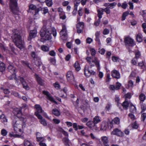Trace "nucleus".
I'll list each match as a JSON object with an SVG mask.
<instances>
[{
    "instance_id": "c85d7f7f",
    "label": "nucleus",
    "mask_w": 146,
    "mask_h": 146,
    "mask_svg": "<svg viewBox=\"0 0 146 146\" xmlns=\"http://www.w3.org/2000/svg\"><path fill=\"white\" fill-rule=\"evenodd\" d=\"M141 111V112L144 111L146 110V104L143 102H140Z\"/></svg>"
},
{
    "instance_id": "7c9ffc66",
    "label": "nucleus",
    "mask_w": 146,
    "mask_h": 146,
    "mask_svg": "<svg viewBox=\"0 0 146 146\" xmlns=\"http://www.w3.org/2000/svg\"><path fill=\"white\" fill-rule=\"evenodd\" d=\"M41 49L42 50L45 52H48L49 50V47L45 45H42L41 46Z\"/></svg>"
},
{
    "instance_id": "dca6fc26",
    "label": "nucleus",
    "mask_w": 146,
    "mask_h": 146,
    "mask_svg": "<svg viewBox=\"0 0 146 146\" xmlns=\"http://www.w3.org/2000/svg\"><path fill=\"white\" fill-rule=\"evenodd\" d=\"M37 33V32L36 30L31 31L28 38V40L30 41L33 38H35L36 36Z\"/></svg>"
},
{
    "instance_id": "423d86ee",
    "label": "nucleus",
    "mask_w": 146,
    "mask_h": 146,
    "mask_svg": "<svg viewBox=\"0 0 146 146\" xmlns=\"http://www.w3.org/2000/svg\"><path fill=\"white\" fill-rule=\"evenodd\" d=\"M62 29L60 32V35L61 38L63 40H66L67 38V31L66 26L63 25Z\"/></svg>"
},
{
    "instance_id": "052dcab7",
    "label": "nucleus",
    "mask_w": 146,
    "mask_h": 146,
    "mask_svg": "<svg viewBox=\"0 0 146 146\" xmlns=\"http://www.w3.org/2000/svg\"><path fill=\"white\" fill-rule=\"evenodd\" d=\"M44 140L45 139L44 137H42V136L36 139V141H40V142H42L44 141Z\"/></svg>"
},
{
    "instance_id": "e433bc0d",
    "label": "nucleus",
    "mask_w": 146,
    "mask_h": 146,
    "mask_svg": "<svg viewBox=\"0 0 146 146\" xmlns=\"http://www.w3.org/2000/svg\"><path fill=\"white\" fill-rule=\"evenodd\" d=\"M136 38L137 42H141L142 40V35L140 33L138 34L136 36Z\"/></svg>"
},
{
    "instance_id": "c9c22d12",
    "label": "nucleus",
    "mask_w": 146,
    "mask_h": 146,
    "mask_svg": "<svg viewBox=\"0 0 146 146\" xmlns=\"http://www.w3.org/2000/svg\"><path fill=\"white\" fill-rule=\"evenodd\" d=\"M5 64L0 61V71L3 72L5 70Z\"/></svg>"
},
{
    "instance_id": "0e129e2a",
    "label": "nucleus",
    "mask_w": 146,
    "mask_h": 146,
    "mask_svg": "<svg viewBox=\"0 0 146 146\" xmlns=\"http://www.w3.org/2000/svg\"><path fill=\"white\" fill-rule=\"evenodd\" d=\"M82 7H80L79 8V10L78 11V15L80 16H82L83 15V13L82 12Z\"/></svg>"
},
{
    "instance_id": "f8f14e48",
    "label": "nucleus",
    "mask_w": 146,
    "mask_h": 146,
    "mask_svg": "<svg viewBox=\"0 0 146 146\" xmlns=\"http://www.w3.org/2000/svg\"><path fill=\"white\" fill-rule=\"evenodd\" d=\"M86 125L93 131H97L98 128L97 126L94 123L93 121H89L86 123Z\"/></svg>"
},
{
    "instance_id": "2f4dec72",
    "label": "nucleus",
    "mask_w": 146,
    "mask_h": 146,
    "mask_svg": "<svg viewBox=\"0 0 146 146\" xmlns=\"http://www.w3.org/2000/svg\"><path fill=\"white\" fill-rule=\"evenodd\" d=\"M146 97L145 95L143 94H141L139 96V99L140 102H143L145 100Z\"/></svg>"
},
{
    "instance_id": "6ab92c4d",
    "label": "nucleus",
    "mask_w": 146,
    "mask_h": 146,
    "mask_svg": "<svg viewBox=\"0 0 146 146\" xmlns=\"http://www.w3.org/2000/svg\"><path fill=\"white\" fill-rule=\"evenodd\" d=\"M102 141L105 146H109V145L108 143V137L106 136H104L101 137Z\"/></svg>"
},
{
    "instance_id": "69168bd1",
    "label": "nucleus",
    "mask_w": 146,
    "mask_h": 146,
    "mask_svg": "<svg viewBox=\"0 0 146 146\" xmlns=\"http://www.w3.org/2000/svg\"><path fill=\"white\" fill-rule=\"evenodd\" d=\"M128 4L129 6L130 9L133 10V3L131 1H129L128 3Z\"/></svg>"
},
{
    "instance_id": "a18cd8bd",
    "label": "nucleus",
    "mask_w": 146,
    "mask_h": 146,
    "mask_svg": "<svg viewBox=\"0 0 146 146\" xmlns=\"http://www.w3.org/2000/svg\"><path fill=\"white\" fill-rule=\"evenodd\" d=\"M133 82L131 80H130L128 81V87L129 88H132L133 86Z\"/></svg>"
},
{
    "instance_id": "20e7f679",
    "label": "nucleus",
    "mask_w": 146,
    "mask_h": 146,
    "mask_svg": "<svg viewBox=\"0 0 146 146\" xmlns=\"http://www.w3.org/2000/svg\"><path fill=\"white\" fill-rule=\"evenodd\" d=\"M86 60L91 66H93L95 65L98 70L100 69V62L98 59L95 57L92 58L88 57L86 58Z\"/></svg>"
},
{
    "instance_id": "4c0bfd02",
    "label": "nucleus",
    "mask_w": 146,
    "mask_h": 146,
    "mask_svg": "<svg viewBox=\"0 0 146 146\" xmlns=\"http://www.w3.org/2000/svg\"><path fill=\"white\" fill-rule=\"evenodd\" d=\"M138 66L141 68L144 69L145 67V62L143 61L140 62L138 63Z\"/></svg>"
},
{
    "instance_id": "8fccbe9b",
    "label": "nucleus",
    "mask_w": 146,
    "mask_h": 146,
    "mask_svg": "<svg viewBox=\"0 0 146 146\" xmlns=\"http://www.w3.org/2000/svg\"><path fill=\"white\" fill-rule=\"evenodd\" d=\"M11 94H13V95H14L16 97H17L19 98H20L21 96L18 93V92H16L15 91H12L11 92Z\"/></svg>"
},
{
    "instance_id": "f704fd0d",
    "label": "nucleus",
    "mask_w": 146,
    "mask_h": 146,
    "mask_svg": "<svg viewBox=\"0 0 146 146\" xmlns=\"http://www.w3.org/2000/svg\"><path fill=\"white\" fill-rule=\"evenodd\" d=\"M103 9L100 8V9L98 10V18H102V15L103 14V12H104L103 11Z\"/></svg>"
},
{
    "instance_id": "bb28decb",
    "label": "nucleus",
    "mask_w": 146,
    "mask_h": 146,
    "mask_svg": "<svg viewBox=\"0 0 146 146\" xmlns=\"http://www.w3.org/2000/svg\"><path fill=\"white\" fill-rule=\"evenodd\" d=\"M35 108L36 109V111L35 112L36 113L37 112L38 113L42 112L43 110L40 106L39 104H36L35 105Z\"/></svg>"
},
{
    "instance_id": "603ef678",
    "label": "nucleus",
    "mask_w": 146,
    "mask_h": 146,
    "mask_svg": "<svg viewBox=\"0 0 146 146\" xmlns=\"http://www.w3.org/2000/svg\"><path fill=\"white\" fill-rule=\"evenodd\" d=\"M103 10L104 12H105L107 14H109L110 13V10L108 7H106V8L105 9H103Z\"/></svg>"
},
{
    "instance_id": "72a5a7b5",
    "label": "nucleus",
    "mask_w": 146,
    "mask_h": 146,
    "mask_svg": "<svg viewBox=\"0 0 146 146\" xmlns=\"http://www.w3.org/2000/svg\"><path fill=\"white\" fill-rule=\"evenodd\" d=\"M9 135L10 137H18L20 138H23V137L21 135L17 134H14L13 132L10 133Z\"/></svg>"
},
{
    "instance_id": "aec40b11",
    "label": "nucleus",
    "mask_w": 146,
    "mask_h": 146,
    "mask_svg": "<svg viewBox=\"0 0 146 146\" xmlns=\"http://www.w3.org/2000/svg\"><path fill=\"white\" fill-rule=\"evenodd\" d=\"M108 127V123L107 122L104 121L102 122L101 124L100 130L101 131L106 130Z\"/></svg>"
},
{
    "instance_id": "393cba45",
    "label": "nucleus",
    "mask_w": 146,
    "mask_h": 146,
    "mask_svg": "<svg viewBox=\"0 0 146 146\" xmlns=\"http://www.w3.org/2000/svg\"><path fill=\"white\" fill-rule=\"evenodd\" d=\"M39 9H37L35 11V14L33 15V18L35 19H38L40 17V15L39 13Z\"/></svg>"
},
{
    "instance_id": "37998d69",
    "label": "nucleus",
    "mask_w": 146,
    "mask_h": 146,
    "mask_svg": "<svg viewBox=\"0 0 146 146\" xmlns=\"http://www.w3.org/2000/svg\"><path fill=\"white\" fill-rule=\"evenodd\" d=\"M45 2L46 5L48 7H50L52 5V0H46Z\"/></svg>"
},
{
    "instance_id": "79ce46f5",
    "label": "nucleus",
    "mask_w": 146,
    "mask_h": 146,
    "mask_svg": "<svg viewBox=\"0 0 146 146\" xmlns=\"http://www.w3.org/2000/svg\"><path fill=\"white\" fill-rule=\"evenodd\" d=\"M113 123L117 124H119L120 123V119L118 117L114 118L113 120Z\"/></svg>"
},
{
    "instance_id": "412c9836",
    "label": "nucleus",
    "mask_w": 146,
    "mask_h": 146,
    "mask_svg": "<svg viewBox=\"0 0 146 146\" xmlns=\"http://www.w3.org/2000/svg\"><path fill=\"white\" fill-rule=\"evenodd\" d=\"M131 104V103L129 101L125 100L122 104H119V105L122 106L124 109H127L129 106H130Z\"/></svg>"
},
{
    "instance_id": "6e6d98bb",
    "label": "nucleus",
    "mask_w": 146,
    "mask_h": 146,
    "mask_svg": "<svg viewBox=\"0 0 146 146\" xmlns=\"http://www.w3.org/2000/svg\"><path fill=\"white\" fill-rule=\"evenodd\" d=\"M146 118V113H143L141 116V119L142 121H144Z\"/></svg>"
},
{
    "instance_id": "de8ad7c7",
    "label": "nucleus",
    "mask_w": 146,
    "mask_h": 146,
    "mask_svg": "<svg viewBox=\"0 0 146 146\" xmlns=\"http://www.w3.org/2000/svg\"><path fill=\"white\" fill-rule=\"evenodd\" d=\"M137 59L135 58H133L131 60V62L133 64L136 66L137 65Z\"/></svg>"
},
{
    "instance_id": "9b49d317",
    "label": "nucleus",
    "mask_w": 146,
    "mask_h": 146,
    "mask_svg": "<svg viewBox=\"0 0 146 146\" xmlns=\"http://www.w3.org/2000/svg\"><path fill=\"white\" fill-rule=\"evenodd\" d=\"M35 115L37 117L39 120L40 122L44 126H46L47 123L45 120L42 116L37 112L35 113Z\"/></svg>"
},
{
    "instance_id": "a211bd4d",
    "label": "nucleus",
    "mask_w": 146,
    "mask_h": 146,
    "mask_svg": "<svg viewBox=\"0 0 146 146\" xmlns=\"http://www.w3.org/2000/svg\"><path fill=\"white\" fill-rule=\"evenodd\" d=\"M111 74L113 77L117 79L119 78L120 77L119 73L116 70L112 71L111 72Z\"/></svg>"
},
{
    "instance_id": "1a4fd4ad",
    "label": "nucleus",
    "mask_w": 146,
    "mask_h": 146,
    "mask_svg": "<svg viewBox=\"0 0 146 146\" xmlns=\"http://www.w3.org/2000/svg\"><path fill=\"white\" fill-rule=\"evenodd\" d=\"M124 42L126 46H133L135 45L134 40L129 36L125 37Z\"/></svg>"
},
{
    "instance_id": "cd10ccee",
    "label": "nucleus",
    "mask_w": 146,
    "mask_h": 146,
    "mask_svg": "<svg viewBox=\"0 0 146 146\" xmlns=\"http://www.w3.org/2000/svg\"><path fill=\"white\" fill-rule=\"evenodd\" d=\"M52 114L56 116H59L60 114V112L57 109H53L52 111Z\"/></svg>"
},
{
    "instance_id": "2eb2a0df",
    "label": "nucleus",
    "mask_w": 146,
    "mask_h": 146,
    "mask_svg": "<svg viewBox=\"0 0 146 146\" xmlns=\"http://www.w3.org/2000/svg\"><path fill=\"white\" fill-rule=\"evenodd\" d=\"M84 23L83 22H79L76 25L77 31L78 33H81L83 29Z\"/></svg>"
},
{
    "instance_id": "0eeeda50",
    "label": "nucleus",
    "mask_w": 146,
    "mask_h": 146,
    "mask_svg": "<svg viewBox=\"0 0 146 146\" xmlns=\"http://www.w3.org/2000/svg\"><path fill=\"white\" fill-rule=\"evenodd\" d=\"M67 79L68 81L70 84H74L75 83L74 78L72 72L68 71L66 74Z\"/></svg>"
},
{
    "instance_id": "4d7b16f0",
    "label": "nucleus",
    "mask_w": 146,
    "mask_h": 146,
    "mask_svg": "<svg viewBox=\"0 0 146 146\" xmlns=\"http://www.w3.org/2000/svg\"><path fill=\"white\" fill-rule=\"evenodd\" d=\"M49 54L51 56H55L56 55V53L54 51L52 50L49 52Z\"/></svg>"
},
{
    "instance_id": "e2e57ef3",
    "label": "nucleus",
    "mask_w": 146,
    "mask_h": 146,
    "mask_svg": "<svg viewBox=\"0 0 146 146\" xmlns=\"http://www.w3.org/2000/svg\"><path fill=\"white\" fill-rule=\"evenodd\" d=\"M121 86V84L119 82H117L116 84V89L117 90L119 89Z\"/></svg>"
},
{
    "instance_id": "49530a36",
    "label": "nucleus",
    "mask_w": 146,
    "mask_h": 146,
    "mask_svg": "<svg viewBox=\"0 0 146 146\" xmlns=\"http://www.w3.org/2000/svg\"><path fill=\"white\" fill-rule=\"evenodd\" d=\"M125 100H128L127 99H130L131 97V94L129 93H128L125 94L124 96Z\"/></svg>"
},
{
    "instance_id": "774afa93",
    "label": "nucleus",
    "mask_w": 146,
    "mask_h": 146,
    "mask_svg": "<svg viewBox=\"0 0 146 146\" xmlns=\"http://www.w3.org/2000/svg\"><path fill=\"white\" fill-rule=\"evenodd\" d=\"M110 32L109 30L107 29H105L103 32V34L104 35H106L108 34Z\"/></svg>"
},
{
    "instance_id": "5fc2aeb1",
    "label": "nucleus",
    "mask_w": 146,
    "mask_h": 146,
    "mask_svg": "<svg viewBox=\"0 0 146 146\" xmlns=\"http://www.w3.org/2000/svg\"><path fill=\"white\" fill-rule=\"evenodd\" d=\"M42 114L43 115L44 117H45L46 118H47V119H51V118H50V117H49L47 114L45 112H44L43 111H42Z\"/></svg>"
},
{
    "instance_id": "6e6552de",
    "label": "nucleus",
    "mask_w": 146,
    "mask_h": 146,
    "mask_svg": "<svg viewBox=\"0 0 146 146\" xmlns=\"http://www.w3.org/2000/svg\"><path fill=\"white\" fill-rule=\"evenodd\" d=\"M8 69L10 72L12 73V75L10 76H8V78L11 80L13 79V78L15 77V74L17 70L11 64L9 65L8 67Z\"/></svg>"
},
{
    "instance_id": "ddd939ff",
    "label": "nucleus",
    "mask_w": 146,
    "mask_h": 146,
    "mask_svg": "<svg viewBox=\"0 0 146 146\" xmlns=\"http://www.w3.org/2000/svg\"><path fill=\"white\" fill-rule=\"evenodd\" d=\"M111 135H116L118 136H123L124 135V134L120 130L115 128L111 132Z\"/></svg>"
},
{
    "instance_id": "9d476101",
    "label": "nucleus",
    "mask_w": 146,
    "mask_h": 146,
    "mask_svg": "<svg viewBox=\"0 0 146 146\" xmlns=\"http://www.w3.org/2000/svg\"><path fill=\"white\" fill-rule=\"evenodd\" d=\"M84 72L85 75L87 77H89L91 75H94L96 74L95 72L89 70V66L88 65L86 66Z\"/></svg>"
},
{
    "instance_id": "4468645a",
    "label": "nucleus",
    "mask_w": 146,
    "mask_h": 146,
    "mask_svg": "<svg viewBox=\"0 0 146 146\" xmlns=\"http://www.w3.org/2000/svg\"><path fill=\"white\" fill-rule=\"evenodd\" d=\"M23 86V88L26 90H28L30 89L29 85L27 83L22 77L19 78Z\"/></svg>"
},
{
    "instance_id": "c756f323",
    "label": "nucleus",
    "mask_w": 146,
    "mask_h": 146,
    "mask_svg": "<svg viewBox=\"0 0 146 146\" xmlns=\"http://www.w3.org/2000/svg\"><path fill=\"white\" fill-rule=\"evenodd\" d=\"M130 111L132 113H135L136 112V108L132 104H131L130 106Z\"/></svg>"
},
{
    "instance_id": "ea45409f",
    "label": "nucleus",
    "mask_w": 146,
    "mask_h": 146,
    "mask_svg": "<svg viewBox=\"0 0 146 146\" xmlns=\"http://www.w3.org/2000/svg\"><path fill=\"white\" fill-rule=\"evenodd\" d=\"M78 6V4H75V3L74 5V10L72 12V14L73 15H76V12L77 10Z\"/></svg>"
},
{
    "instance_id": "58836bf2",
    "label": "nucleus",
    "mask_w": 146,
    "mask_h": 146,
    "mask_svg": "<svg viewBox=\"0 0 146 146\" xmlns=\"http://www.w3.org/2000/svg\"><path fill=\"white\" fill-rule=\"evenodd\" d=\"M35 78L38 81V82L41 85H42L43 84L42 80L37 75H35Z\"/></svg>"
},
{
    "instance_id": "f03ea898",
    "label": "nucleus",
    "mask_w": 146,
    "mask_h": 146,
    "mask_svg": "<svg viewBox=\"0 0 146 146\" xmlns=\"http://www.w3.org/2000/svg\"><path fill=\"white\" fill-rule=\"evenodd\" d=\"M52 33L53 36L56 37L57 33L56 29L54 27L44 26L40 30V34L42 38L45 40H49L52 39L51 34Z\"/></svg>"
},
{
    "instance_id": "b1692460",
    "label": "nucleus",
    "mask_w": 146,
    "mask_h": 146,
    "mask_svg": "<svg viewBox=\"0 0 146 146\" xmlns=\"http://www.w3.org/2000/svg\"><path fill=\"white\" fill-rule=\"evenodd\" d=\"M37 9H39L37 8L35 5L32 4L29 5V9L27 11L28 12H31V10H34L35 11Z\"/></svg>"
},
{
    "instance_id": "39448f33",
    "label": "nucleus",
    "mask_w": 146,
    "mask_h": 146,
    "mask_svg": "<svg viewBox=\"0 0 146 146\" xmlns=\"http://www.w3.org/2000/svg\"><path fill=\"white\" fill-rule=\"evenodd\" d=\"M9 6L13 13L16 15H17L19 11L17 7V2L16 0H9Z\"/></svg>"
},
{
    "instance_id": "c03bdc74",
    "label": "nucleus",
    "mask_w": 146,
    "mask_h": 146,
    "mask_svg": "<svg viewBox=\"0 0 146 146\" xmlns=\"http://www.w3.org/2000/svg\"><path fill=\"white\" fill-rule=\"evenodd\" d=\"M53 85L55 88L56 89L58 90L60 89V86L58 82H56L53 84Z\"/></svg>"
},
{
    "instance_id": "7ed1b4c3",
    "label": "nucleus",
    "mask_w": 146,
    "mask_h": 146,
    "mask_svg": "<svg viewBox=\"0 0 146 146\" xmlns=\"http://www.w3.org/2000/svg\"><path fill=\"white\" fill-rule=\"evenodd\" d=\"M14 35L12 37L13 41L19 48L21 50L23 49L24 47V42L21 39L20 33L16 30Z\"/></svg>"
},
{
    "instance_id": "13d9d810",
    "label": "nucleus",
    "mask_w": 146,
    "mask_h": 146,
    "mask_svg": "<svg viewBox=\"0 0 146 146\" xmlns=\"http://www.w3.org/2000/svg\"><path fill=\"white\" fill-rule=\"evenodd\" d=\"M140 56L141 54L140 52L137 51L135 53V58L138 59L140 57Z\"/></svg>"
},
{
    "instance_id": "a878e982",
    "label": "nucleus",
    "mask_w": 146,
    "mask_h": 146,
    "mask_svg": "<svg viewBox=\"0 0 146 146\" xmlns=\"http://www.w3.org/2000/svg\"><path fill=\"white\" fill-rule=\"evenodd\" d=\"M101 121V118L98 116H96L93 119V122L96 125L100 122Z\"/></svg>"
},
{
    "instance_id": "473e14b6",
    "label": "nucleus",
    "mask_w": 146,
    "mask_h": 146,
    "mask_svg": "<svg viewBox=\"0 0 146 146\" xmlns=\"http://www.w3.org/2000/svg\"><path fill=\"white\" fill-rule=\"evenodd\" d=\"M23 144L25 146H33L31 142L27 139L24 140Z\"/></svg>"
},
{
    "instance_id": "4be33fe9",
    "label": "nucleus",
    "mask_w": 146,
    "mask_h": 146,
    "mask_svg": "<svg viewBox=\"0 0 146 146\" xmlns=\"http://www.w3.org/2000/svg\"><path fill=\"white\" fill-rule=\"evenodd\" d=\"M116 3L114 2L111 3H106L104 4V5L109 9H112L116 6Z\"/></svg>"
},
{
    "instance_id": "864d4df0",
    "label": "nucleus",
    "mask_w": 146,
    "mask_h": 146,
    "mask_svg": "<svg viewBox=\"0 0 146 146\" xmlns=\"http://www.w3.org/2000/svg\"><path fill=\"white\" fill-rule=\"evenodd\" d=\"M127 6V4L126 2H125L122 3L121 5L122 8L124 9H126Z\"/></svg>"
},
{
    "instance_id": "338daca9",
    "label": "nucleus",
    "mask_w": 146,
    "mask_h": 146,
    "mask_svg": "<svg viewBox=\"0 0 146 146\" xmlns=\"http://www.w3.org/2000/svg\"><path fill=\"white\" fill-rule=\"evenodd\" d=\"M1 133L3 136H5L7 134V131L5 129H3L1 130Z\"/></svg>"
},
{
    "instance_id": "5701e85b",
    "label": "nucleus",
    "mask_w": 146,
    "mask_h": 146,
    "mask_svg": "<svg viewBox=\"0 0 146 146\" xmlns=\"http://www.w3.org/2000/svg\"><path fill=\"white\" fill-rule=\"evenodd\" d=\"M73 66L75 68L76 70L77 71H79L81 69L80 64L77 61H76L75 62Z\"/></svg>"
},
{
    "instance_id": "a19ab883",
    "label": "nucleus",
    "mask_w": 146,
    "mask_h": 146,
    "mask_svg": "<svg viewBox=\"0 0 146 146\" xmlns=\"http://www.w3.org/2000/svg\"><path fill=\"white\" fill-rule=\"evenodd\" d=\"M129 13V11H126L124 13L122 16V19L123 20H124L125 19L126 17Z\"/></svg>"
},
{
    "instance_id": "680f3d73",
    "label": "nucleus",
    "mask_w": 146,
    "mask_h": 146,
    "mask_svg": "<svg viewBox=\"0 0 146 146\" xmlns=\"http://www.w3.org/2000/svg\"><path fill=\"white\" fill-rule=\"evenodd\" d=\"M105 50L104 48H99V52L102 54H104L105 52Z\"/></svg>"
},
{
    "instance_id": "09e8293b",
    "label": "nucleus",
    "mask_w": 146,
    "mask_h": 146,
    "mask_svg": "<svg viewBox=\"0 0 146 146\" xmlns=\"http://www.w3.org/2000/svg\"><path fill=\"white\" fill-rule=\"evenodd\" d=\"M112 60L114 62H118L119 60V59L118 57L115 56H112Z\"/></svg>"
},
{
    "instance_id": "f3484780",
    "label": "nucleus",
    "mask_w": 146,
    "mask_h": 146,
    "mask_svg": "<svg viewBox=\"0 0 146 146\" xmlns=\"http://www.w3.org/2000/svg\"><path fill=\"white\" fill-rule=\"evenodd\" d=\"M43 93L46 96L47 99L52 102H54L55 103H56V102L54 101V98L51 96L50 94L48 92L46 91H43Z\"/></svg>"
},
{
    "instance_id": "3c124183",
    "label": "nucleus",
    "mask_w": 146,
    "mask_h": 146,
    "mask_svg": "<svg viewBox=\"0 0 146 146\" xmlns=\"http://www.w3.org/2000/svg\"><path fill=\"white\" fill-rule=\"evenodd\" d=\"M90 51L92 56H94L95 55L96 51L94 48H91L90 49Z\"/></svg>"
},
{
    "instance_id": "bf43d9fd",
    "label": "nucleus",
    "mask_w": 146,
    "mask_h": 146,
    "mask_svg": "<svg viewBox=\"0 0 146 146\" xmlns=\"http://www.w3.org/2000/svg\"><path fill=\"white\" fill-rule=\"evenodd\" d=\"M1 90H3V92L5 94H8L10 92V91L8 89H3V88H1Z\"/></svg>"
},
{
    "instance_id": "f257e3e1",
    "label": "nucleus",
    "mask_w": 146,
    "mask_h": 146,
    "mask_svg": "<svg viewBox=\"0 0 146 146\" xmlns=\"http://www.w3.org/2000/svg\"><path fill=\"white\" fill-rule=\"evenodd\" d=\"M13 113L20 119L16 121L13 123V127L15 133L19 132L22 133L23 132V129L25 127V123L27 121L26 117L21 114L20 109L16 108L13 110Z\"/></svg>"
}]
</instances>
